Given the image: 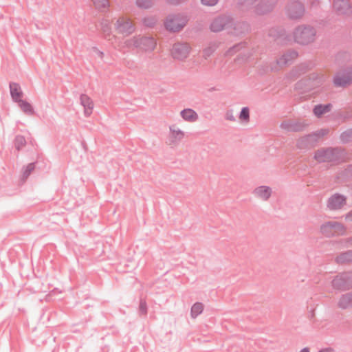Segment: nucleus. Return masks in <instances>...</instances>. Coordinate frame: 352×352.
Wrapping results in <instances>:
<instances>
[{"label":"nucleus","instance_id":"obj_18","mask_svg":"<svg viewBox=\"0 0 352 352\" xmlns=\"http://www.w3.org/2000/svg\"><path fill=\"white\" fill-rule=\"evenodd\" d=\"M80 104L84 108L85 116L87 118L89 117L93 112V109H94V107L93 100L87 94H82L80 96Z\"/></svg>","mask_w":352,"mask_h":352},{"label":"nucleus","instance_id":"obj_23","mask_svg":"<svg viewBox=\"0 0 352 352\" xmlns=\"http://www.w3.org/2000/svg\"><path fill=\"white\" fill-rule=\"evenodd\" d=\"M180 116L184 120L188 122H195L199 119L197 113L190 108H186L181 111Z\"/></svg>","mask_w":352,"mask_h":352},{"label":"nucleus","instance_id":"obj_2","mask_svg":"<svg viewBox=\"0 0 352 352\" xmlns=\"http://www.w3.org/2000/svg\"><path fill=\"white\" fill-rule=\"evenodd\" d=\"M274 0H239L238 4L241 10H251L256 14H265L272 10Z\"/></svg>","mask_w":352,"mask_h":352},{"label":"nucleus","instance_id":"obj_38","mask_svg":"<svg viewBox=\"0 0 352 352\" xmlns=\"http://www.w3.org/2000/svg\"><path fill=\"white\" fill-rule=\"evenodd\" d=\"M239 118L241 120H244V121H249L250 120V111H249V109L248 107H243L242 109H241V111L240 113V115H239Z\"/></svg>","mask_w":352,"mask_h":352},{"label":"nucleus","instance_id":"obj_22","mask_svg":"<svg viewBox=\"0 0 352 352\" xmlns=\"http://www.w3.org/2000/svg\"><path fill=\"white\" fill-rule=\"evenodd\" d=\"M10 91L11 98L14 102H17L21 100L23 96V91L19 83L10 82Z\"/></svg>","mask_w":352,"mask_h":352},{"label":"nucleus","instance_id":"obj_7","mask_svg":"<svg viewBox=\"0 0 352 352\" xmlns=\"http://www.w3.org/2000/svg\"><path fill=\"white\" fill-rule=\"evenodd\" d=\"M334 289L346 291L352 288V272L340 273L331 281Z\"/></svg>","mask_w":352,"mask_h":352},{"label":"nucleus","instance_id":"obj_3","mask_svg":"<svg viewBox=\"0 0 352 352\" xmlns=\"http://www.w3.org/2000/svg\"><path fill=\"white\" fill-rule=\"evenodd\" d=\"M344 151L340 148H327L319 149L315 153L314 155V159L319 163H340L344 161Z\"/></svg>","mask_w":352,"mask_h":352},{"label":"nucleus","instance_id":"obj_31","mask_svg":"<svg viewBox=\"0 0 352 352\" xmlns=\"http://www.w3.org/2000/svg\"><path fill=\"white\" fill-rule=\"evenodd\" d=\"M95 7L100 10H105L107 9L109 6V1L108 0H91Z\"/></svg>","mask_w":352,"mask_h":352},{"label":"nucleus","instance_id":"obj_37","mask_svg":"<svg viewBox=\"0 0 352 352\" xmlns=\"http://www.w3.org/2000/svg\"><path fill=\"white\" fill-rule=\"evenodd\" d=\"M307 69V65L306 64H302L299 65L297 68L295 69H293L292 72V74H294V76H299L301 74H303L306 72Z\"/></svg>","mask_w":352,"mask_h":352},{"label":"nucleus","instance_id":"obj_42","mask_svg":"<svg viewBox=\"0 0 352 352\" xmlns=\"http://www.w3.org/2000/svg\"><path fill=\"white\" fill-rule=\"evenodd\" d=\"M102 32L104 34V36L107 38L108 36H110L111 26L108 23H102Z\"/></svg>","mask_w":352,"mask_h":352},{"label":"nucleus","instance_id":"obj_28","mask_svg":"<svg viewBox=\"0 0 352 352\" xmlns=\"http://www.w3.org/2000/svg\"><path fill=\"white\" fill-rule=\"evenodd\" d=\"M309 80H312V84L310 85V87H318L325 80V76L314 73L309 77Z\"/></svg>","mask_w":352,"mask_h":352},{"label":"nucleus","instance_id":"obj_51","mask_svg":"<svg viewBox=\"0 0 352 352\" xmlns=\"http://www.w3.org/2000/svg\"><path fill=\"white\" fill-rule=\"evenodd\" d=\"M169 3H171V4H178L182 1H184V0H166Z\"/></svg>","mask_w":352,"mask_h":352},{"label":"nucleus","instance_id":"obj_13","mask_svg":"<svg viewBox=\"0 0 352 352\" xmlns=\"http://www.w3.org/2000/svg\"><path fill=\"white\" fill-rule=\"evenodd\" d=\"M286 12L290 19H296L302 16L305 8L300 1H293L287 5Z\"/></svg>","mask_w":352,"mask_h":352},{"label":"nucleus","instance_id":"obj_40","mask_svg":"<svg viewBox=\"0 0 352 352\" xmlns=\"http://www.w3.org/2000/svg\"><path fill=\"white\" fill-rule=\"evenodd\" d=\"M139 312L141 315L147 314V304L145 300L140 299L139 305Z\"/></svg>","mask_w":352,"mask_h":352},{"label":"nucleus","instance_id":"obj_1","mask_svg":"<svg viewBox=\"0 0 352 352\" xmlns=\"http://www.w3.org/2000/svg\"><path fill=\"white\" fill-rule=\"evenodd\" d=\"M229 28L234 30V32H231L232 33L238 35L248 32L249 25L245 22L234 23L233 19L227 15H222L215 18L210 24V30L214 32Z\"/></svg>","mask_w":352,"mask_h":352},{"label":"nucleus","instance_id":"obj_21","mask_svg":"<svg viewBox=\"0 0 352 352\" xmlns=\"http://www.w3.org/2000/svg\"><path fill=\"white\" fill-rule=\"evenodd\" d=\"M253 192L256 197L263 201H267L272 195V190L269 186H261L256 188Z\"/></svg>","mask_w":352,"mask_h":352},{"label":"nucleus","instance_id":"obj_48","mask_svg":"<svg viewBox=\"0 0 352 352\" xmlns=\"http://www.w3.org/2000/svg\"><path fill=\"white\" fill-rule=\"evenodd\" d=\"M93 50L97 54V55L100 58H103L104 57V52L99 50L97 47H93Z\"/></svg>","mask_w":352,"mask_h":352},{"label":"nucleus","instance_id":"obj_30","mask_svg":"<svg viewBox=\"0 0 352 352\" xmlns=\"http://www.w3.org/2000/svg\"><path fill=\"white\" fill-rule=\"evenodd\" d=\"M14 147L17 151H20L23 148L26 144V140L24 136L18 135L15 137L14 139Z\"/></svg>","mask_w":352,"mask_h":352},{"label":"nucleus","instance_id":"obj_35","mask_svg":"<svg viewBox=\"0 0 352 352\" xmlns=\"http://www.w3.org/2000/svg\"><path fill=\"white\" fill-rule=\"evenodd\" d=\"M245 43H238L235 45H234L232 47H230L226 52L227 55H233L236 52L239 51L242 48L245 47Z\"/></svg>","mask_w":352,"mask_h":352},{"label":"nucleus","instance_id":"obj_27","mask_svg":"<svg viewBox=\"0 0 352 352\" xmlns=\"http://www.w3.org/2000/svg\"><path fill=\"white\" fill-rule=\"evenodd\" d=\"M17 103L25 113L28 115H33L34 113L32 106L28 102L21 99Z\"/></svg>","mask_w":352,"mask_h":352},{"label":"nucleus","instance_id":"obj_15","mask_svg":"<svg viewBox=\"0 0 352 352\" xmlns=\"http://www.w3.org/2000/svg\"><path fill=\"white\" fill-rule=\"evenodd\" d=\"M308 124L304 122L284 120L280 123V128L287 132H299L305 129Z\"/></svg>","mask_w":352,"mask_h":352},{"label":"nucleus","instance_id":"obj_47","mask_svg":"<svg viewBox=\"0 0 352 352\" xmlns=\"http://www.w3.org/2000/svg\"><path fill=\"white\" fill-rule=\"evenodd\" d=\"M345 175L346 177L352 176V164L349 165L345 169Z\"/></svg>","mask_w":352,"mask_h":352},{"label":"nucleus","instance_id":"obj_49","mask_svg":"<svg viewBox=\"0 0 352 352\" xmlns=\"http://www.w3.org/2000/svg\"><path fill=\"white\" fill-rule=\"evenodd\" d=\"M346 221L352 222V210L345 215Z\"/></svg>","mask_w":352,"mask_h":352},{"label":"nucleus","instance_id":"obj_26","mask_svg":"<svg viewBox=\"0 0 352 352\" xmlns=\"http://www.w3.org/2000/svg\"><path fill=\"white\" fill-rule=\"evenodd\" d=\"M331 107L332 105L331 104H318L314 107L313 111L315 116L320 118L323 114L330 111Z\"/></svg>","mask_w":352,"mask_h":352},{"label":"nucleus","instance_id":"obj_34","mask_svg":"<svg viewBox=\"0 0 352 352\" xmlns=\"http://www.w3.org/2000/svg\"><path fill=\"white\" fill-rule=\"evenodd\" d=\"M151 0H136V5L140 8L147 9L152 6Z\"/></svg>","mask_w":352,"mask_h":352},{"label":"nucleus","instance_id":"obj_25","mask_svg":"<svg viewBox=\"0 0 352 352\" xmlns=\"http://www.w3.org/2000/svg\"><path fill=\"white\" fill-rule=\"evenodd\" d=\"M349 292L345 294H342L338 301V305L342 309H347L352 307L351 298L350 297Z\"/></svg>","mask_w":352,"mask_h":352},{"label":"nucleus","instance_id":"obj_33","mask_svg":"<svg viewBox=\"0 0 352 352\" xmlns=\"http://www.w3.org/2000/svg\"><path fill=\"white\" fill-rule=\"evenodd\" d=\"M34 168H35L34 163L28 164L23 169V178L27 179L29 177V175L31 174V173L34 170Z\"/></svg>","mask_w":352,"mask_h":352},{"label":"nucleus","instance_id":"obj_24","mask_svg":"<svg viewBox=\"0 0 352 352\" xmlns=\"http://www.w3.org/2000/svg\"><path fill=\"white\" fill-rule=\"evenodd\" d=\"M335 261L339 265L352 263V250L340 253L336 257Z\"/></svg>","mask_w":352,"mask_h":352},{"label":"nucleus","instance_id":"obj_9","mask_svg":"<svg viewBox=\"0 0 352 352\" xmlns=\"http://www.w3.org/2000/svg\"><path fill=\"white\" fill-rule=\"evenodd\" d=\"M333 84L336 87H344L352 83V67H347L336 74Z\"/></svg>","mask_w":352,"mask_h":352},{"label":"nucleus","instance_id":"obj_36","mask_svg":"<svg viewBox=\"0 0 352 352\" xmlns=\"http://www.w3.org/2000/svg\"><path fill=\"white\" fill-rule=\"evenodd\" d=\"M328 133V129H322L316 131V133H311V135H314L315 136V138L313 139L314 141H315L317 143L320 138L326 135Z\"/></svg>","mask_w":352,"mask_h":352},{"label":"nucleus","instance_id":"obj_11","mask_svg":"<svg viewBox=\"0 0 352 352\" xmlns=\"http://www.w3.org/2000/svg\"><path fill=\"white\" fill-rule=\"evenodd\" d=\"M190 52V47L186 43H177L173 45L170 54L174 59L183 60L186 59Z\"/></svg>","mask_w":352,"mask_h":352},{"label":"nucleus","instance_id":"obj_46","mask_svg":"<svg viewBox=\"0 0 352 352\" xmlns=\"http://www.w3.org/2000/svg\"><path fill=\"white\" fill-rule=\"evenodd\" d=\"M226 119L230 121H235V118L231 111H228L226 113Z\"/></svg>","mask_w":352,"mask_h":352},{"label":"nucleus","instance_id":"obj_4","mask_svg":"<svg viewBox=\"0 0 352 352\" xmlns=\"http://www.w3.org/2000/svg\"><path fill=\"white\" fill-rule=\"evenodd\" d=\"M316 35V30L310 25H299L293 32L294 40L300 45H308L312 43Z\"/></svg>","mask_w":352,"mask_h":352},{"label":"nucleus","instance_id":"obj_54","mask_svg":"<svg viewBox=\"0 0 352 352\" xmlns=\"http://www.w3.org/2000/svg\"><path fill=\"white\" fill-rule=\"evenodd\" d=\"M271 69H272V71H274V70H277V69H278V67H272V68H271Z\"/></svg>","mask_w":352,"mask_h":352},{"label":"nucleus","instance_id":"obj_53","mask_svg":"<svg viewBox=\"0 0 352 352\" xmlns=\"http://www.w3.org/2000/svg\"><path fill=\"white\" fill-rule=\"evenodd\" d=\"M300 352H310V351L308 347H305L302 349H301Z\"/></svg>","mask_w":352,"mask_h":352},{"label":"nucleus","instance_id":"obj_20","mask_svg":"<svg viewBox=\"0 0 352 352\" xmlns=\"http://www.w3.org/2000/svg\"><path fill=\"white\" fill-rule=\"evenodd\" d=\"M315 136L314 135H307L300 138H299L297 141L296 146L300 149H305L314 147L316 142L314 141Z\"/></svg>","mask_w":352,"mask_h":352},{"label":"nucleus","instance_id":"obj_43","mask_svg":"<svg viewBox=\"0 0 352 352\" xmlns=\"http://www.w3.org/2000/svg\"><path fill=\"white\" fill-rule=\"evenodd\" d=\"M201 1L204 5L212 6L218 2V0H201Z\"/></svg>","mask_w":352,"mask_h":352},{"label":"nucleus","instance_id":"obj_41","mask_svg":"<svg viewBox=\"0 0 352 352\" xmlns=\"http://www.w3.org/2000/svg\"><path fill=\"white\" fill-rule=\"evenodd\" d=\"M342 248H349L352 245V236L350 238L341 239L338 241Z\"/></svg>","mask_w":352,"mask_h":352},{"label":"nucleus","instance_id":"obj_10","mask_svg":"<svg viewBox=\"0 0 352 352\" xmlns=\"http://www.w3.org/2000/svg\"><path fill=\"white\" fill-rule=\"evenodd\" d=\"M347 197L340 193H334L327 200V208L331 211L342 210L346 205Z\"/></svg>","mask_w":352,"mask_h":352},{"label":"nucleus","instance_id":"obj_32","mask_svg":"<svg viewBox=\"0 0 352 352\" xmlns=\"http://www.w3.org/2000/svg\"><path fill=\"white\" fill-rule=\"evenodd\" d=\"M340 140L343 143H347L352 141V128L341 133Z\"/></svg>","mask_w":352,"mask_h":352},{"label":"nucleus","instance_id":"obj_5","mask_svg":"<svg viewBox=\"0 0 352 352\" xmlns=\"http://www.w3.org/2000/svg\"><path fill=\"white\" fill-rule=\"evenodd\" d=\"M124 45L127 47L133 46L135 48H139L144 52H152L155 50L157 45V42L155 39L151 36H135L131 38L126 40Z\"/></svg>","mask_w":352,"mask_h":352},{"label":"nucleus","instance_id":"obj_8","mask_svg":"<svg viewBox=\"0 0 352 352\" xmlns=\"http://www.w3.org/2000/svg\"><path fill=\"white\" fill-rule=\"evenodd\" d=\"M186 16L182 14L170 15L165 21L166 29L170 32L181 30L187 23Z\"/></svg>","mask_w":352,"mask_h":352},{"label":"nucleus","instance_id":"obj_50","mask_svg":"<svg viewBox=\"0 0 352 352\" xmlns=\"http://www.w3.org/2000/svg\"><path fill=\"white\" fill-rule=\"evenodd\" d=\"M124 64L129 68H132V67H133V65L134 64V62L133 60H125V63Z\"/></svg>","mask_w":352,"mask_h":352},{"label":"nucleus","instance_id":"obj_16","mask_svg":"<svg viewBox=\"0 0 352 352\" xmlns=\"http://www.w3.org/2000/svg\"><path fill=\"white\" fill-rule=\"evenodd\" d=\"M169 145H177L184 138L185 133L179 129L176 124L169 126Z\"/></svg>","mask_w":352,"mask_h":352},{"label":"nucleus","instance_id":"obj_52","mask_svg":"<svg viewBox=\"0 0 352 352\" xmlns=\"http://www.w3.org/2000/svg\"><path fill=\"white\" fill-rule=\"evenodd\" d=\"M333 349L332 348H325L320 350L318 352H333Z\"/></svg>","mask_w":352,"mask_h":352},{"label":"nucleus","instance_id":"obj_6","mask_svg":"<svg viewBox=\"0 0 352 352\" xmlns=\"http://www.w3.org/2000/svg\"><path fill=\"white\" fill-rule=\"evenodd\" d=\"M320 231L326 237L344 235L346 232V227L338 221H329L320 226Z\"/></svg>","mask_w":352,"mask_h":352},{"label":"nucleus","instance_id":"obj_17","mask_svg":"<svg viewBox=\"0 0 352 352\" xmlns=\"http://www.w3.org/2000/svg\"><path fill=\"white\" fill-rule=\"evenodd\" d=\"M269 36L272 37L276 41H280L279 43L285 44L289 41V36L285 31L279 27L272 28L269 30Z\"/></svg>","mask_w":352,"mask_h":352},{"label":"nucleus","instance_id":"obj_19","mask_svg":"<svg viewBox=\"0 0 352 352\" xmlns=\"http://www.w3.org/2000/svg\"><path fill=\"white\" fill-rule=\"evenodd\" d=\"M298 56V54L295 50H289L284 54L281 57L276 60V63L278 67H283L286 65L292 63Z\"/></svg>","mask_w":352,"mask_h":352},{"label":"nucleus","instance_id":"obj_29","mask_svg":"<svg viewBox=\"0 0 352 352\" xmlns=\"http://www.w3.org/2000/svg\"><path fill=\"white\" fill-rule=\"evenodd\" d=\"M204 310V305L201 302H195L191 307L190 315L192 318H197L202 313Z\"/></svg>","mask_w":352,"mask_h":352},{"label":"nucleus","instance_id":"obj_39","mask_svg":"<svg viewBox=\"0 0 352 352\" xmlns=\"http://www.w3.org/2000/svg\"><path fill=\"white\" fill-rule=\"evenodd\" d=\"M142 23L146 27L152 28L155 25L156 19L152 16L145 17L143 19Z\"/></svg>","mask_w":352,"mask_h":352},{"label":"nucleus","instance_id":"obj_14","mask_svg":"<svg viewBox=\"0 0 352 352\" xmlns=\"http://www.w3.org/2000/svg\"><path fill=\"white\" fill-rule=\"evenodd\" d=\"M333 7L338 15H350L352 6L349 0H334Z\"/></svg>","mask_w":352,"mask_h":352},{"label":"nucleus","instance_id":"obj_12","mask_svg":"<svg viewBox=\"0 0 352 352\" xmlns=\"http://www.w3.org/2000/svg\"><path fill=\"white\" fill-rule=\"evenodd\" d=\"M115 28L118 33L125 36L133 34L135 30L131 20L124 16H121L117 20Z\"/></svg>","mask_w":352,"mask_h":352},{"label":"nucleus","instance_id":"obj_45","mask_svg":"<svg viewBox=\"0 0 352 352\" xmlns=\"http://www.w3.org/2000/svg\"><path fill=\"white\" fill-rule=\"evenodd\" d=\"M342 118L344 120H349V119L352 118V110L346 111L345 113H344L342 114Z\"/></svg>","mask_w":352,"mask_h":352},{"label":"nucleus","instance_id":"obj_44","mask_svg":"<svg viewBox=\"0 0 352 352\" xmlns=\"http://www.w3.org/2000/svg\"><path fill=\"white\" fill-rule=\"evenodd\" d=\"M214 51V49L212 47H209L208 48H206L204 50V56L205 58L210 56V54Z\"/></svg>","mask_w":352,"mask_h":352}]
</instances>
